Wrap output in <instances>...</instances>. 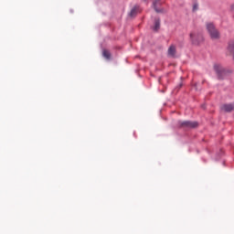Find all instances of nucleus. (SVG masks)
<instances>
[{
  "instance_id": "nucleus-1",
  "label": "nucleus",
  "mask_w": 234,
  "mask_h": 234,
  "mask_svg": "<svg viewBox=\"0 0 234 234\" xmlns=\"http://www.w3.org/2000/svg\"><path fill=\"white\" fill-rule=\"evenodd\" d=\"M214 70L218 78V80H224L226 76H229L231 74V70L227 69L222 67L220 64H214Z\"/></svg>"
},
{
  "instance_id": "nucleus-2",
  "label": "nucleus",
  "mask_w": 234,
  "mask_h": 234,
  "mask_svg": "<svg viewBox=\"0 0 234 234\" xmlns=\"http://www.w3.org/2000/svg\"><path fill=\"white\" fill-rule=\"evenodd\" d=\"M207 30L211 37V39H218L220 37V32L213 23L207 24Z\"/></svg>"
},
{
  "instance_id": "nucleus-3",
  "label": "nucleus",
  "mask_w": 234,
  "mask_h": 234,
  "mask_svg": "<svg viewBox=\"0 0 234 234\" xmlns=\"http://www.w3.org/2000/svg\"><path fill=\"white\" fill-rule=\"evenodd\" d=\"M179 127L182 129H197L198 127L197 122L183 121L179 122Z\"/></svg>"
},
{
  "instance_id": "nucleus-4",
  "label": "nucleus",
  "mask_w": 234,
  "mask_h": 234,
  "mask_svg": "<svg viewBox=\"0 0 234 234\" xmlns=\"http://www.w3.org/2000/svg\"><path fill=\"white\" fill-rule=\"evenodd\" d=\"M190 39L193 45H200L204 41V37L200 33H191Z\"/></svg>"
},
{
  "instance_id": "nucleus-5",
  "label": "nucleus",
  "mask_w": 234,
  "mask_h": 234,
  "mask_svg": "<svg viewBox=\"0 0 234 234\" xmlns=\"http://www.w3.org/2000/svg\"><path fill=\"white\" fill-rule=\"evenodd\" d=\"M220 109H221V111H223V112H233L234 102L223 104V105H221Z\"/></svg>"
},
{
  "instance_id": "nucleus-6",
  "label": "nucleus",
  "mask_w": 234,
  "mask_h": 234,
  "mask_svg": "<svg viewBox=\"0 0 234 234\" xmlns=\"http://www.w3.org/2000/svg\"><path fill=\"white\" fill-rule=\"evenodd\" d=\"M168 56L170 58H175L176 56V46L175 45H171L169 48H168Z\"/></svg>"
},
{
  "instance_id": "nucleus-7",
  "label": "nucleus",
  "mask_w": 234,
  "mask_h": 234,
  "mask_svg": "<svg viewBox=\"0 0 234 234\" xmlns=\"http://www.w3.org/2000/svg\"><path fill=\"white\" fill-rule=\"evenodd\" d=\"M160 1L161 0H154V2H153L154 9L155 10V12H157V14L164 12V10L158 9V6H160V5H161Z\"/></svg>"
},
{
  "instance_id": "nucleus-8",
  "label": "nucleus",
  "mask_w": 234,
  "mask_h": 234,
  "mask_svg": "<svg viewBox=\"0 0 234 234\" xmlns=\"http://www.w3.org/2000/svg\"><path fill=\"white\" fill-rule=\"evenodd\" d=\"M138 12H140V9L138 8V6H134L130 12V16L134 17V16H136Z\"/></svg>"
},
{
  "instance_id": "nucleus-9",
  "label": "nucleus",
  "mask_w": 234,
  "mask_h": 234,
  "mask_svg": "<svg viewBox=\"0 0 234 234\" xmlns=\"http://www.w3.org/2000/svg\"><path fill=\"white\" fill-rule=\"evenodd\" d=\"M228 50L229 52L234 54V40H231L230 42H229Z\"/></svg>"
},
{
  "instance_id": "nucleus-10",
  "label": "nucleus",
  "mask_w": 234,
  "mask_h": 234,
  "mask_svg": "<svg viewBox=\"0 0 234 234\" xmlns=\"http://www.w3.org/2000/svg\"><path fill=\"white\" fill-rule=\"evenodd\" d=\"M102 56L106 59H111V52L109 50H107V49H103Z\"/></svg>"
},
{
  "instance_id": "nucleus-11",
  "label": "nucleus",
  "mask_w": 234,
  "mask_h": 234,
  "mask_svg": "<svg viewBox=\"0 0 234 234\" xmlns=\"http://www.w3.org/2000/svg\"><path fill=\"white\" fill-rule=\"evenodd\" d=\"M160 29V19H155L154 30L158 31Z\"/></svg>"
},
{
  "instance_id": "nucleus-12",
  "label": "nucleus",
  "mask_w": 234,
  "mask_h": 234,
  "mask_svg": "<svg viewBox=\"0 0 234 234\" xmlns=\"http://www.w3.org/2000/svg\"><path fill=\"white\" fill-rule=\"evenodd\" d=\"M194 10H197V5H194Z\"/></svg>"
}]
</instances>
